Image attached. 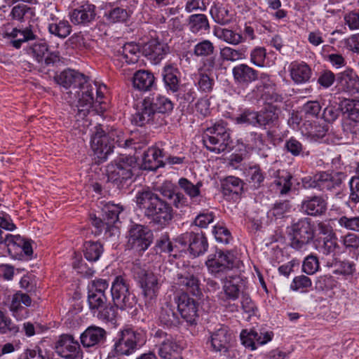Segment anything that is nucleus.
<instances>
[{
    "instance_id": "obj_1",
    "label": "nucleus",
    "mask_w": 359,
    "mask_h": 359,
    "mask_svg": "<svg viewBox=\"0 0 359 359\" xmlns=\"http://www.w3.org/2000/svg\"><path fill=\"white\" fill-rule=\"evenodd\" d=\"M205 264L209 273L215 278L221 279L223 284L219 298L223 302L236 300L240 295L241 278L238 276L228 275L233 268L238 267L233 255L228 251H217L208 256Z\"/></svg>"
},
{
    "instance_id": "obj_2",
    "label": "nucleus",
    "mask_w": 359,
    "mask_h": 359,
    "mask_svg": "<svg viewBox=\"0 0 359 359\" xmlns=\"http://www.w3.org/2000/svg\"><path fill=\"white\" fill-rule=\"evenodd\" d=\"M135 203L150 223L158 228L168 226L174 219L175 212L171 205L150 190L138 191Z\"/></svg>"
},
{
    "instance_id": "obj_3",
    "label": "nucleus",
    "mask_w": 359,
    "mask_h": 359,
    "mask_svg": "<svg viewBox=\"0 0 359 359\" xmlns=\"http://www.w3.org/2000/svg\"><path fill=\"white\" fill-rule=\"evenodd\" d=\"M147 341L142 330L125 327L117 332L113 339L111 353L117 356H129L142 347Z\"/></svg>"
},
{
    "instance_id": "obj_4",
    "label": "nucleus",
    "mask_w": 359,
    "mask_h": 359,
    "mask_svg": "<svg viewBox=\"0 0 359 359\" xmlns=\"http://www.w3.org/2000/svg\"><path fill=\"white\" fill-rule=\"evenodd\" d=\"M137 161L131 156H121L107 166L108 180L118 189L128 187L133 182Z\"/></svg>"
},
{
    "instance_id": "obj_5",
    "label": "nucleus",
    "mask_w": 359,
    "mask_h": 359,
    "mask_svg": "<svg viewBox=\"0 0 359 359\" xmlns=\"http://www.w3.org/2000/svg\"><path fill=\"white\" fill-rule=\"evenodd\" d=\"M95 128L90 140L91 149L99 161H104L113 151L116 144L122 147L123 134L117 130H111L106 133L100 126Z\"/></svg>"
},
{
    "instance_id": "obj_6",
    "label": "nucleus",
    "mask_w": 359,
    "mask_h": 359,
    "mask_svg": "<svg viewBox=\"0 0 359 359\" xmlns=\"http://www.w3.org/2000/svg\"><path fill=\"white\" fill-rule=\"evenodd\" d=\"M290 245L298 251H305L315 238L316 227L311 219L303 217L294 220L287 227Z\"/></svg>"
},
{
    "instance_id": "obj_7",
    "label": "nucleus",
    "mask_w": 359,
    "mask_h": 359,
    "mask_svg": "<svg viewBox=\"0 0 359 359\" xmlns=\"http://www.w3.org/2000/svg\"><path fill=\"white\" fill-rule=\"evenodd\" d=\"M111 293L114 305L121 310L131 309L137 304V298L125 276H118L114 278Z\"/></svg>"
},
{
    "instance_id": "obj_8",
    "label": "nucleus",
    "mask_w": 359,
    "mask_h": 359,
    "mask_svg": "<svg viewBox=\"0 0 359 359\" xmlns=\"http://www.w3.org/2000/svg\"><path fill=\"white\" fill-rule=\"evenodd\" d=\"M133 271L135 278L137 279L142 288L145 304L152 305L159 290L158 277L152 271L142 269L137 265L133 266Z\"/></svg>"
},
{
    "instance_id": "obj_9",
    "label": "nucleus",
    "mask_w": 359,
    "mask_h": 359,
    "mask_svg": "<svg viewBox=\"0 0 359 359\" xmlns=\"http://www.w3.org/2000/svg\"><path fill=\"white\" fill-rule=\"evenodd\" d=\"M128 245L137 251H145L152 243L153 233L149 227L132 224L128 230Z\"/></svg>"
},
{
    "instance_id": "obj_10",
    "label": "nucleus",
    "mask_w": 359,
    "mask_h": 359,
    "mask_svg": "<svg viewBox=\"0 0 359 359\" xmlns=\"http://www.w3.org/2000/svg\"><path fill=\"white\" fill-rule=\"evenodd\" d=\"M95 88V86L85 77V82L78 86L79 92H77L76 95H72V100H70V98H68L67 100L69 102H73L77 100V115L79 117L84 118L86 116L89 112V109L95 102L93 95Z\"/></svg>"
},
{
    "instance_id": "obj_11",
    "label": "nucleus",
    "mask_w": 359,
    "mask_h": 359,
    "mask_svg": "<svg viewBox=\"0 0 359 359\" xmlns=\"http://www.w3.org/2000/svg\"><path fill=\"white\" fill-rule=\"evenodd\" d=\"M175 242L182 247H188L190 254L194 257L203 254L208 247L207 239L203 232H186L177 236Z\"/></svg>"
},
{
    "instance_id": "obj_12",
    "label": "nucleus",
    "mask_w": 359,
    "mask_h": 359,
    "mask_svg": "<svg viewBox=\"0 0 359 359\" xmlns=\"http://www.w3.org/2000/svg\"><path fill=\"white\" fill-rule=\"evenodd\" d=\"M177 305V311L189 325H196L199 316L198 304L193 298L190 297L187 292H182L175 298Z\"/></svg>"
},
{
    "instance_id": "obj_13",
    "label": "nucleus",
    "mask_w": 359,
    "mask_h": 359,
    "mask_svg": "<svg viewBox=\"0 0 359 359\" xmlns=\"http://www.w3.org/2000/svg\"><path fill=\"white\" fill-rule=\"evenodd\" d=\"M85 76L73 69H66L55 76V81L57 84L66 90L68 95L66 100L72 99V95H76L78 91V86L85 82Z\"/></svg>"
},
{
    "instance_id": "obj_14",
    "label": "nucleus",
    "mask_w": 359,
    "mask_h": 359,
    "mask_svg": "<svg viewBox=\"0 0 359 359\" xmlns=\"http://www.w3.org/2000/svg\"><path fill=\"white\" fill-rule=\"evenodd\" d=\"M4 303L13 316L20 320L28 316L27 307L31 306L32 299L28 294L18 291L11 296H8Z\"/></svg>"
},
{
    "instance_id": "obj_15",
    "label": "nucleus",
    "mask_w": 359,
    "mask_h": 359,
    "mask_svg": "<svg viewBox=\"0 0 359 359\" xmlns=\"http://www.w3.org/2000/svg\"><path fill=\"white\" fill-rule=\"evenodd\" d=\"M2 36L9 41V44L16 49L22 47L23 43L35 40L37 36L34 33L32 27H10L8 24L5 26Z\"/></svg>"
},
{
    "instance_id": "obj_16",
    "label": "nucleus",
    "mask_w": 359,
    "mask_h": 359,
    "mask_svg": "<svg viewBox=\"0 0 359 359\" xmlns=\"http://www.w3.org/2000/svg\"><path fill=\"white\" fill-rule=\"evenodd\" d=\"M55 352L65 359H80L82 357L79 342L70 334H62L55 344Z\"/></svg>"
},
{
    "instance_id": "obj_17",
    "label": "nucleus",
    "mask_w": 359,
    "mask_h": 359,
    "mask_svg": "<svg viewBox=\"0 0 359 359\" xmlns=\"http://www.w3.org/2000/svg\"><path fill=\"white\" fill-rule=\"evenodd\" d=\"M347 175L344 172L321 171L316 174V179L318 182V188L322 191L332 192L339 191Z\"/></svg>"
},
{
    "instance_id": "obj_18",
    "label": "nucleus",
    "mask_w": 359,
    "mask_h": 359,
    "mask_svg": "<svg viewBox=\"0 0 359 359\" xmlns=\"http://www.w3.org/2000/svg\"><path fill=\"white\" fill-rule=\"evenodd\" d=\"M336 88L338 92L353 95L359 92V77L352 69H346L337 74Z\"/></svg>"
},
{
    "instance_id": "obj_19",
    "label": "nucleus",
    "mask_w": 359,
    "mask_h": 359,
    "mask_svg": "<svg viewBox=\"0 0 359 359\" xmlns=\"http://www.w3.org/2000/svg\"><path fill=\"white\" fill-rule=\"evenodd\" d=\"M273 334L272 332L259 330V331L251 330L248 331L244 330L241 333V340L242 344L251 350L257 348V346L266 344L272 339Z\"/></svg>"
},
{
    "instance_id": "obj_20",
    "label": "nucleus",
    "mask_w": 359,
    "mask_h": 359,
    "mask_svg": "<svg viewBox=\"0 0 359 359\" xmlns=\"http://www.w3.org/2000/svg\"><path fill=\"white\" fill-rule=\"evenodd\" d=\"M106 339V330L95 325L89 326L80 336L81 344L84 348H97L104 344Z\"/></svg>"
},
{
    "instance_id": "obj_21",
    "label": "nucleus",
    "mask_w": 359,
    "mask_h": 359,
    "mask_svg": "<svg viewBox=\"0 0 359 359\" xmlns=\"http://www.w3.org/2000/svg\"><path fill=\"white\" fill-rule=\"evenodd\" d=\"M142 49L145 57L155 64L158 63L170 52L168 44L158 39H151L144 43Z\"/></svg>"
},
{
    "instance_id": "obj_22",
    "label": "nucleus",
    "mask_w": 359,
    "mask_h": 359,
    "mask_svg": "<svg viewBox=\"0 0 359 359\" xmlns=\"http://www.w3.org/2000/svg\"><path fill=\"white\" fill-rule=\"evenodd\" d=\"M6 245L8 252L11 255H17L22 252L27 256H30L33 253L31 243L29 241H26L20 235L5 234L3 243Z\"/></svg>"
},
{
    "instance_id": "obj_23",
    "label": "nucleus",
    "mask_w": 359,
    "mask_h": 359,
    "mask_svg": "<svg viewBox=\"0 0 359 359\" xmlns=\"http://www.w3.org/2000/svg\"><path fill=\"white\" fill-rule=\"evenodd\" d=\"M244 182L235 176H228L221 182L222 191L226 199L237 201L243 191Z\"/></svg>"
},
{
    "instance_id": "obj_24",
    "label": "nucleus",
    "mask_w": 359,
    "mask_h": 359,
    "mask_svg": "<svg viewBox=\"0 0 359 359\" xmlns=\"http://www.w3.org/2000/svg\"><path fill=\"white\" fill-rule=\"evenodd\" d=\"M232 75L236 84L248 86L258 79L259 72L246 64H239L232 69Z\"/></svg>"
},
{
    "instance_id": "obj_25",
    "label": "nucleus",
    "mask_w": 359,
    "mask_h": 359,
    "mask_svg": "<svg viewBox=\"0 0 359 359\" xmlns=\"http://www.w3.org/2000/svg\"><path fill=\"white\" fill-rule=\"evenodd\" d=\"M232 336L227 327L222 326L210 336V343L213 351L225 353L231 346Z\"/></svg>"
},
{
    "instance_id": "obj_26",
    "label": "nucleus",
    "mask_w": 359,
    "mask_h": 359,
    "mask_svg": "<svg viewBox=\"0 0 359 359\" xmlns=\"http://www.w3.org/2000/svg\"><path fill=\"white\" fill-rule=\"evenodd\" d=\"M95 15V6L86 1L70 13V20L74 25H86L92 22Z\"/></svg>"
},
{
    "instance_id": "obj_27",
    "label": "nucleus",
    "mask_w": 359,
    "mask_h": 359,
    "mask_svg": "<svg viewBox=\"0 0 359 359\" xmlns=\"http://www.w3.org/2000/svg\"><path fill=\"white\" fill-rule=\"evenodd\" d=\"M301 210L310 216H320L327 210V202L320 196L306 197L302 202Z\"/></svg>"
},
{
    "instance_id": "obj_28",
    "label": "nucleus",
    "mask_w": 359,
    "mask_h": 359,
    "mask_svg": "<svg viewBox=\"0 0 359 359\" xmlns=\"http://www.w3.org/2000/svg\"><path fill=\"white\" fill-rule=\"evenodd\" d=\"M165 153L158 147H151L144 152L142 167L144 170H155L165 165Z\"/></svg>"
},
{
    "instance_id": "obj_29",
    "label": "nucleus",
    "mask_w": 359,
    "mask_h": 359,
    "mask_svg": "<svg viewBox=\"0 0 359 359\" xmlns=\"http://www.w3.org/2000/svg\"><path fill=\"white\" fill-rule=\"evenodd\" d=\"M165 88L168 92L177 93L180 88V72L172 65H166L162 70Z\"/></svg>"
},
{
    "instance_id": "obj_30",
    "label": "nucleus",
    "mask_w": 359,
    "mask_h": 359,
    "mask_svg": "<svg viewBox=\"0 0 359 359\" xmlns=\"http://www.w3.org/2000/svg\"><path fill=\"white\" fill-rule=\"evenodd\" d=\"M156 79L152 72L149 70L140 69L133 76L134 88L140 91H150L156 87Z\"/></svg>"
},
{
    "instance_id": "obj_31",
    "label": "nucleus",
    "mask_w": 359,
    "mask_h": 359,
    "mask_svg": "<svg viewBox=\"0 0 359 359\" xmlns=\"http://www.w3.org/2000/svg\"><path fill=\"white\" fill-rule=\"evenodd\" d=\"M203 142L207 149L215 154H220L228 149L232 141L231 138L224 140L223 137L222 139V135L217 136L205 132L203 135Z\"/></svg>"
},
{
    "instance_id": "obj_32",
    "label": "nucleus",
    "mask_w": 359,
    "mask_h": 359,
    "mask_svg": "<svg viewBox=\"0 0 359 359\" xmlns=\"http://www.w3.org/2000/svg\"><path fill=\"white\" fill-rule=\"evenodd\" d=\"M182 347L174 337L167 342H161L158 346V353L163 359H182Z\"/></svg>"
},
{
    "instance_id": "obj_33",
    "label": "nucleus",
    "mask_w": 359,
    "mask_h": 359,
    "mask_svg": "<svg viewBox=\"0 0 359 359\" xmlns=\"http://www.w3.org/2000/svg\"><path fill=\"white\" fill-rule=\"evenodd\" d=\"M6 1L8 4H13L18 1L22 2L13 7L11 15L13 20L22 22L31 18L34 14V8L24 4L30 3L32 0H6Z\"/></svg>"
},
{
    "instance_id": "obj_34",
    "label": "nucleus",
    "mask_w": 359,
    "mask_h": 359,
    "mask_svg": "<svg viewBox=\"0 0 359 359\" xmlns=\"http://www.w3.org/2000/svg\"><path fill=\"white\" fill-rule=\"evenodd\" d=\"M161 323L168 327H176L181 323L179 312L175 311V307L170 304H165L159 313Z\"/></svg>"
},
{
    "instance_id": "obj_35",
    "label": "nucleus",
    "mask_w": 359,
    "mask_h": 359,
    "mask_svg": "<svg viewBox=\"0 0 359 359\" xmlns=\"http://www.w3.org/2000/svg\"><path fill=\"white\" fill-rule=\"evenodd\" d=\"M187 22L189 30L194 34H201L210 28L208 17L202 13L189 15Z\"/></svg>"
},
{
    "instance_id": "obj_36",
    "label": "nucleus",
    "mask_w": 359,
    "mask_h": 359,
    "mask_svg": "<svg viewBox=\"0 0 359 359\" xmlns=\"http://www.w3.org/2000/svg\"><path fill=\"white\" fill-rule=\"evenodd\" d=\"M257 127L274 126L278 120V108L272 104L264 107L259 111H257Z\"/></svg>"
},
{
    "instance_id": "obj_37",
    "label": "nucleus",
    "mask_w": 359,
    "mask_h": 359,
    "mask_svg": "<svg viewBox=\"0 0 359 359\" xmlns=\"http://www.w3.org/2000/svg\"><path fill=\"white\" fill-rule=\"evenodd\" d=\"M147 106L151 105L156 114L170 112L173 109L172 101L168 97L159 94H154L146 97Z\"/></svg>"
},
{
    "instance_id": "obj_38",
    "label": "nucleus",
    "mask_w": 359,
    "mask_h": 359,
    "mask_svg": "<svg viewBox=\"0 0 359 359\" xmlns=\"http://www.w3.org/2000/svg\"><path fill=\"white\" fill-rule=\"evenodd\" d=\"M290 72L292 79L297 84L309 81L312 74L311 68L304 62L292 63Z\"/></svg>"
},
{
    "instance_id": "obj_39",
    "label": "nucleus",
    "mask_w": 359,
    "mask_h": 359,
    "mask_svg": "<svg viewBox=\"0 0 359 359\" xmlns=\"http://www.w3.org/2000/svg\"><path fill=\"white\" fill-rule=\"evenodd\" d=\"M215 48L213 43L208 39H204L194 46V55L200 57H210L207 62L209 67L212 68L215 64V57H211L215 53Z\"/></svg>"
},
{
    "instance_id": "obj_40",
    "label": "nucleus",
    "mask_w": 359,
    "mask_h": 359,
    "mask_svg": "<svg viewBox=\"0 0 359 359\" xmlns=\"http://www.w3.org/2000/svg\"><path fill=\"white\" fill-rule=\"evenodd\" d=\"M158 115L151 107L146 103V97L142 102L141 111L137 112L133 117L132 121L137 126H143L147 123H152Z\"/></svg>"
},
{
    "instance_id": "obj_41",
    "label": "nucleus",
    "mask_w": 359,
    "mask_h": 359,
    "mask_svg": "<svg viewBox=\"0 0 359 359\" xmlns=\"http://www.w3.org/2000/svg\"><path fill=\"white\" fill-rule=\"evenodd\" d=\"M177 284L185 287L186 290L193 295L198 296L201 294L198 280L187 271L177 274Z\"/></svg>"
},
{
    "instance_id": "obj_42",
    "label": "nucleus",
    "mask_w": 359,
    "mask_h": 359,
    "mask_svg": "<svg viewBox=\"0 0 359 359\" xmlns=\"http://www.w3.org/2000/svg\"><path fill=\"white\" fill-rule=\"evenodd\" d=\"M139 47L133 43H126L117 52L116 59L114 61L125 62L127 64H135L138 61L137 53Z\"/></svg>"
},
{
    "instance_id": "obj_43",
    "label": "nucleus",
    "mask_w": 359,
    "mask_h": 359,
    "mask_svg": "<svg viewBox=\"0 0 359 359\" xmlns=\"http://www.w3.org/2000/svg\"><path fill=\"white\" fill-rule=\"evenodd\" d=\"M214 35L218 39L233 46H237L245 41V37L242 34L226 28H215Z\"/></svg>"
},
{
    "instance_id": "obj_44",
    "label": "nucleus",
    "mask_w": 359,
    "mask_h": 359,
    "mask_svg": "<svg viewBox=\"0 0 359 359\" xmlns=\"http://www.w3.org/2000/svg\"><path fill=\"white\" fill-rule=\"evenodd\" d=\"M178 186L194 202H196L198 198L201 195V188L203 187L201 181H198L194 184L188 179L181 177L178 180Z\"/></svg>"
},
{
    "instance_id": "obj_45",
    "label": "nucleus",
    "mask_w": 359,
    "mask_h": 359,
    "mask_svg": "<svg viewBox=\"0 0 359 359\" xmlns=\"http://www.w3.org/2000/svg\"><path fill=\"white\" fill-rule=\"evenodd\" d=\"M276 180L273 184L276 187V191L280 195H285L288 194L292 188V183L291 182L292 175L287 170H278Z\"/></svg>"
},
{
    "instance_id": "obj_46",
    "label": "nucleus",
    "mask_w": 359,
    "mask_h": 359,
    "mask_svg": "<svg viewBox=\"0 0 359 359\" xmlns=\"http://www.w3.org/2000/svg\"><path fill=\"white\" fill-rule=\"evenodd\" d=\"M341 251L337 235L330 238H321L319 252L324 255H332L334 257Z\"/></svg>"
},
{
    "instance_id": "obj_47",
    "label": "nucleus",
    "mask_w": 359,
    "mask_h": 359,
    "mask_svg": "<svg viewBox=\"0 0 359 359\" xmlns=\"http://www.w3.org/2000/svg\"><path fill=\"white\" fill-rule=\"evenodd\" d=\"M247 48L243 46L235 49L229 46H224L220 49V57L223 61L236 62L246 58Z\"/></svg>"
},
{
    "instance_id": "obj_48",
    "label": "nucleus",
    "mask_w": 359,
    "mask_h": 359,
    "mask_svg": "<svg viewBox=\"0 0 359 359\" xmlns=\"http://www.w3.org/2000/svg\"><path fill=\"white\" fill-rule=\"evenodd\" d=\"M210 13L212 19L218 24L226 25L231 22V18L228 9L219 3L214 2Z\"/></svg>"
},
{
    "instance_id": "obj_49",
    "label": "nucleus",
    "mask_w": 359,
    "mask_h": 359,
    "mask_svg": "<svg viewBox=\"0 0 359 359\" xmlns=\"http://www.w3.org/2000/svg\"><path fill=\"white\" fill-rule=\"evenodd\" d=\"M103 251V246L100 242L88 241L84 244V256L89 262L97 261Z\"/></svg>"
},
{
    "instance_id": "obj_50",
    "label": "nucleus",
    "mask_w": 359,
    "mask_h": 359,
    "mask_svg": "<svg viewBox=\"0 0 359 359\" xmlns=\"http://www.w3.org/2000/svg\"><path fill=\"white\" fill-rule=\"evenodd\" d=\"M122 210V208L115 205H108L103 209L104 219L106 221L108 228H111L114 233L117 229L114 224L118 220V215Z\"/></svg>"
},
{
    "instance_id": "obj_51",
    "label": "nucleus",
    "mask_w": 359,
    "mask_h": 359,
    "mask_svg": "<svg viewBox=\"0 0 359 359\" xmlns=\"http://www.w3.org/2000/svg\"><path fill=\"white\" fill-rule=\"evenodd\" d=\"M266 146L264 135L256 132L248 133L245 137V147L247 149L262 150Z\"/></svg>"
},
{
    "instance_id": "obj_52",
    "label": "nucleus",
    "mask_w": 359,
    "mask_h": 359,
    "mask_svg": "<svg viewBox=\"0 0 359 359\" xmlns=\"http://www.w3.org/2000/svg\"><path fill=\"white\" fill-rule=\"evenodd\" d=\"M48 31L51 34L65 39L72 32V27L67 20H60L57 23H50L48 25Z\"/></svg>"
},
{
    "instance_id": "obj_53",
    "label": "nucleus",
    "mask_w": 359,
    "mask_h": 359,
    "mask_svg": "<svg viewBox=\"0 0 359 359\" xmlns=\"http://www.w3.org/2000/svg\"><path fill=\"white\" fill-rule=\"evenodd\" d=\"M327 265L331 267H335V273L344 275H351L355 271V264L350 261H339L337 258H334L332 263L327 262Z\"/></svg>"
},
{
    "instance_id": "obj_54",
    "label": "nucleus",
    "mask_w": 359,
    "mask_h": 359,
    "mask_svg": "<svg viewBox=\"0 0 359 359\" xmlns=\"http://www.w3.org/2000/svg\"><path fill=\"white\" fill-rule=\"evenodd\" d=\"M48 50V45L44 42L35 43L27 49V53L32 55L39 63H43L45 55Z\"/></svg>"
},
{
    "instance_id": "obj_55",
    "label": "nucleus",
    "mask_w": 359,
    "mask_h": 359,
    "mask_svg": "<svg viewBox=\"0 0 359 359\" xmlns=\"http://www.w3.org/2000/svg\"><path fill=\"white\" fill-rule=\"evenodd\" d=\"M108 282L102 278L93 280L88 287V294H94L96 295L107 296L106 291L108 289Z\"/></svg>"
},
{
    "instance_id": "obj_56",
    "label": "nucleus",
    "mask_w": 359,
    "mask_h": 359,
    "mask_svg": "<svg viewBox=\"0 0 359 359\" xmlns=\"http://www.w3.org/2000/svg\"><path fill=\"white\" fill-rule=\"evenodd\" d=\"M19 331V327L0 311V333L14 335Z\"/></svg>"
},
{
    "instance_id": "obj_57",
    "label": "nucleus",
    "mask_w": 359,
    "mask_h": 359,
    "mask_svg": "<svg viewBox=\"0 0 359 359\" xmlns=\"http://www.w3.org/2000/svg\"><path fill=\"white\" fill-rule=\"evenodd\" d=\"M266 57V50L264 47L257 46L250 52V62L257 67H264Z\"/></svg>"
},
{
    "instance_id": "obj_58",
    "label": "nucleus",
    "mask_w": 359,
    "mask_h": 359,
    "mask_svg": "<svg viewBox=\"0 0 359 359\" xmlns=\"http://www.w3.org/2000/svg\"><path fill=\"white\" fill-rule=\"evenodd\" d=\"M118 308L110 303H107L102 309L97 310V318L106 322H113L117 314L116 309Z\"/></svg>"
},
{
    "instance_id": "obj_59",
    "label": "nucleus",
    "mask_w": 359,
    "mask_h": 359,
    "mask_svg": "<svg viewBox=\"0 0 359 359\" xmlns=\"http://www.w3.org/2000/svg\"><path fill=\"white\" fill-rule=\"evenodd\" d=\"M90 219L92 225L95 228L94 231L95 235H100L103 231H104V236L107 238L115 234L111 228H108L104 217L101 219L94 215L93 217L91 216Z\"/></svg>"
},
{
    "instance_id": "obj_60",
    "label": "nucleus",
    "mask_w": 359,
    "mask_h": 359,
    "mask_svg": "<svg viewBox=\"0 0 359 359\" xmlns=\"http://www.w3.org/2000/svg\"><path fill=\"white\" fill-rule=\"evenodd\" d=\"M257 111L245 109L242 113L236 117V123L240 124H248L254 127H257Z\"/></svg>"
},
{
    "instance_id": "obj_61",
    "label": "nucleus",
    "mask_w": 359,
    "mask_h": 359,
    "mask_svg": "<svg viewBox=\"0 0 359 359\" xmlns=\"http://www.w3.org/2000/svg\"><path fill=\"white\" fill-rule=\"evenodd\" d=\"M205 133H210L212 135H222V138H231L229 129L227 128V123L224 121H219L215 123L212 126L208 127Z\"/></svg>"
},
{
    "instance_id": "obj_62",
    "label": "nucleus",
    "mask_w": 359,
    "mask_h": 359,
    "mask_svg": "<svg viewBox=\"0 0 359 359\" xmlns=\"http://www.w3.org/2000/svg\"><path fill=\"white\" fill-rule=\"evenodd\" d=\"M311 285V280L306 276L301 275L296 276L293 279L290 288L294 291L301 290L302 292H306Z\"/></svg>"
},
{
    "instance_id": "obj_63",
    "label": "nucleus",
    "mask_w": 359,
    "mask_h": 359,
    "mask_svg": "<svg viewBox=\"0 0 359 359\" xmlns=\"http://www.w3.org/2000/svg\"><path fill=\"white\" fill-rule=\"evenodd\" d=\"M88 303L92 312H95L102 309L107 303V297L88 294Z\"/></svg>"
},
{
    "instance_id": "obj_64",
    "label": "nucleus",
    "mask_w": 359,
    "mask_h": 359,
    "mask_svg": "<svg viewBox=\"0 0 359 359\" xmlns=\"http://www.w3.org/2000/svg\"><path fill=\"white\" fill-rule=\"evenodd\" d=\"M344 109L348 113L350 119L359 122V100H348Z\"/></svg>"
}]
</instances>
